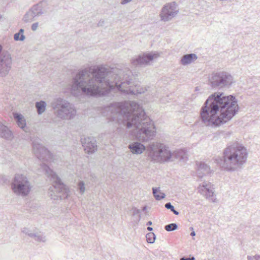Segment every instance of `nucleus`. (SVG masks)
Returning <instances> with one entry per match:
<instances>
[{"instance_id": "nucleus-1", "label": "nucleus", "mask_w": 260, "mask_h": 260, "mask_svg": "<svg viewBox=\"0 0 260 260\" xmlns=\"http://www.w3.org/2000/svg\"><path fill=\"white\" fill-rule=\"evenodd\" d=\"M115 87L122 94L132 95L144 93L149 88L133 81L129 70L124 71L100 65L80 71L72 79L71 93L75 96L82 94L105 95Z\"/></svg>"}, {"instance_id": "nucleus-2", "label": "nucleus", "mask_w": 260, "mask_h": 260, "mask_svg": "<svg viewBox=\"0 0 260 260\" xmlns=\"http://www.w3.org/2000/svg\"><path fill=\"white\" fill-rule=\"evenodd\" d=\"M103 114L111 121H122L128 128H135L136 137L142 142H147L156 136L154 122L146 115L144 110L136 102L112 104L105 108Z\"/></svg>"}, {"instance_id": "nucleus-3", "label": "nucleus", "mask_w": 260, "mask_h": 260, "mask_svg": "<svg viewBox=\"0 0 260 260\" xmlns=\"http://www.w3.org/2000/svg\"><path fill=\"white\" fill-rule=\"evenodd\" d=\"M238 110L235 96L216 92L206 100L201 109L199 118L203 125L217 128L231 120Z\"/></svg>"}, {"instance_id": "nucleus-4", "label": "nucleus", "mask_w": 260, "mask_h": 260, "mask_svg": "<svg viewBox=\"0 0 260 260\" xmlns=\"http://www.w3.org/2000/svg\"><path fill=\"white\" fill-rule=\"evenodd\" d=\"M248 154L247 147L236 141L228 144L222 151V156L216 158L215 161L222 170L234 172L243 169Z\"/></svg>"}, {"instance_id": "nucleus-5", "label": "nucleus", "mask_w": 260, "mask_h": 260, "mask_svg": "<svg viewBox=\"0 0 260 260\" xmlns=\"http://www.w3.org/2000/svg\"><path fill=\"white\" fill-rule=\"evenodd\" d=\"M148 157L151 161L162 163L172 161L173 156L180 161H186L188 159L187 154L185 150H179L172 153L169 147L160 142L150 143L147 148Z\"/></svg>"}, {"instance_id": "nucleus-6", "label": "nucleus", "mask_w": 260, "mask_h": 260, "mask_svg": "<svg viewBox=\"0 0 260 260\" xmlns=\"http://www.w3.org/2000/svg\"><path fill=\"white\" fill-rule=\"evenodd\" d=\"M41 169L52 181L53 186L49 189V194L54 201L67 199L70 196V190L68 186L63 184L60 178L53 170L45 164L41 165Z\"/></svg>"}, {"instance_id": "nucleus-7", "label": "nucleus", "mask_w": 260, "mask_h": 260, "mask_svg": "<svg viewBox=\"0 0 260 260\" xmlns=\"http://www.w3.org/2000/svg\"><path fill=\"white\" fill-rule=\"evenodd\" d=\"M54 115L61 120H71L76 115L77 111L74 105L61 98L55 99L51 103Z\"/></svg>"}, {"instance_id": "nucleus-8", "label": "nucleus", "mask_w": 260, "mask_h": 260, "mask_svg": "<svg viewBox=\"0 0 260 260\" xmlns=\"http://www.w3.org/2000/svg\"><path fill=\"white\" fill-rule=\"evenodd\" d=\"M208 81V84L212 88H229L234 83V78L230 73L219 70L210 74Z\"/></svg>"}, {"instance_id": "nucleus-9", "label": "nucleus", "mask_w": 260, "mask_h": 260, "mask_svg": "<svg viewBox=\"0 0 260 260\" xmlns=\"http://www.w3.org/2000/svg\"><path fill=\"white\" fill-rule=\"evenodd\" d=\"M32 185L27 177L22 174H16L12 180L11 188L16 196L26 197L31 192Z\"/></svg>"}, {"instance_id": "nucleus-10", "label": "nucleus", "mask_w": 260, "mask_h": 260, "mask_svg": "<svg viewBox=\"0 0 260 260\" xmlns=\"http://www.w3.org/2000/svg\"><path fill=\"white\" fill-rule=\"evenodd\" d=\"M160 56L157 51L146 52L132 58L130 61L133 67H145L151 65Z\"/></svg>"}, {"instance_id": "nucleus-11", "label": "nucleus", "mask_w": 260, "mask_h": 260, "mask_svg": "<svg viewBox=\"0 0 260 260\" xmlns=\"http://www.w3.org/2000/svg\"><path fill=\"white\" fill-rule=\"evenodd\" d=\"M179 12V6L176 2L167 3L162 7L159 14L160 20L164 22L171 21L177 16Z\"/></svg>"}, {"instance_id": "nucleus-12", "label": "nucleus", "mask_w": 260, "mask_h": 260, "mask_svg": "<svg viewBox=\"0 0 260 260\" xmlns=\"http://www.w3.org/2000/svg\"><path fill=\"white\" fill-rule=\"evenodd\" d=\"M32 148L35 155L39 159L48 162L52 159L51 154L40 143V139H37L32 141Z\"/></svg>"}, {"instance_id": "nucleus-13", "label": "nucleus", "mask_w": 260, "mask_h": 260, "mask_svg": "<svg viewBox=\"0 0 260 260\" xmlns=\"http://www.w3.org/2000/svg\"><path fill=\"white\" fill-rule=\"evenodd\" d=\"M12 64L11 55L2 53L0 55V77H6L9 73Z\"/></svg>"}, {"instance_id": "nucleus-14", "label": "nucleus", "mask_w": 260, "mask_h": 260, "mask_svg": "<svg viewBox=\"0 0 260 260\" xmlns=\"http://www.w3.org/2000/svg\"><path fill=\"white\" fill-rule=\"evenodd\" d=\"M198 191L206 199L210 200L213 203H216L217 199L214 194L213 185L208 182H204L199 186Z\"/></svg>"}, {"instance_id": "nucleus-15", "label": "nucleus", "mask_w": 260, "mask_h": 260, "mask_svg": "<svg viewBox=\"0 0 260 260\" xmlns=\"http://www.w3.org/2000/svg\"><path fill=\"white\" fill-rule=\"evenodd\" d=\"M22 233L39 242H45L46 237L41 232H39L34 228H24Z\"/></svg>"}, {"instance_id": "nucleus-16", "label": "nucleus", "mask_w": 260, "mask_h": 260, "mask_svg": "<svg viewBox=\"0 0 260 260\" xmlns=\"http://www.w3.org/2000/svg\"><path fill=\"white\" fill-rule=\"evenodd\" d=\"M81 143L86 153H92L97 149L96 141L93 138L86 137L82 138Z\"/></svg>"}, {"instance_id": "nucleus-17", "label": "nucleus", "mask_w": 260, "mask_h": 260, "mask_svg": "<svg viewBox=\"0 0 260 260\" xmlns=\"http://www.w3.org/2000/svg\"><path fill=\"white\" fill-rule=\"evenodd\" d=\"M37 17L47 13L49 11V4L46 1H42L31 8Z\"/></svg>"}, {"instance_id": "nucleus-18", "label": "nucleus", "mask_w": 260, "mask_h": 260, "mask_svg": "<svg viewBox=\"0 0 260 260\" xmlns=\"http://www.w3.org/2000/svg\"><path fill=\"white\" fill-rule=\"evenodd\" d=\"M141 142V141L133 142L128 145V148L132 154L140 155L142 154L146 149L147 150L148 147H147L146 149V146ZM148 146L149 145L147 146ZM147 152L148 153L147 151Z\"/></svg>"}, {"instance_id": "nucleus-19", "label": "nucleus", "mask_w": 260, "mask_h": 260, "mask_svg": "<svg viewBox=\"0 0 260 260\" xmlns=\"http://www.w3.org/2000/svg\"><path fill=\"white\" fill-rule=\"evenodd\" d=\"M13 117L19 127L25 132H27L28 128L26 125V121L24 116L20 113H14Z\"/></svg>"}, {"instance_id": "nucleus-20", "label": "nucleus", "mask_w": 260, "mask_h": 260, "mask_svg": "<svg viewBox=\"0 0 260 260\" xmlns=\"http://www.w3.org/2000/svg\"><path fill=\"white\" fill-rule=\"evenodd\" d=\"M197 173L199 177H202L203 175L208 174L210 171L209 166L203 162H196Z\"/></svg>"}, {"instance_id": "nucleus-21", "label": "nucleus", "mask_w": 260, "mask_h": 260, "mask_svg": "<svg viewBox=\"0 0 260 260\" xmlns=\"http://www.w3.org/2000/svg\"><path fill=\"white\" fill-rule=\"evenodd\" d=\"M0 137L8 140H11L14 138L12 132L2 123L0 126Z\"/></svg>"}, {"instance_id": "nucleus-22", "label": "nucleus", "mask_w": 260, "mask_h": 260, "mask_svg": "<svg viewBox=\"0 0 260 260\" xmlns=\"http://www.w3.org/2000/svg\"><path fill=\"white\" fill-rule=\"evenodd\" d=\"M198 58L197 55L194 53L184 55L180 60V63L183 66L191 64Z\"/></svg>"}, {"instance_id": "nucleus-23", "label": "nucleus", "mask_w": 260, "mask_h": 260, "mask_svg": "<svg viewBox=\"0 0 260 260\" xmlns=\"http://www.w3.org/2000/svg\"><path fill=\"white\" fill-rule=\"evenodd\" d=\"M47 104L44 101H40L36 103V107L39 114H42L46 110Z\"/></svg>"}, {"instance_id": "nucleus-24", "label": "nucleus", "mask_w": 260, "mask_h": 260, "mask_svg": "<svg viewBox=\"0 0 260 260\" xmlns=\"http://www.w3.org/2000/svg\"><path fill=\"white\" fill-rule=\"evenodd\" d=\"M37 17L31 9H30L24 16L23 20L25 22H31Z\"/></svg>"}, {"instance_id": "nucleus-25", "label": "nucleus", "mask_w": 260, "mask_h": 260, "mask_svg": "<svg viewBox=\"0 0 260 260\" xmlns=\"http://www.w3.org/2000/svg\"><path fill=\"white\" fill-rule=\"evenodd\" d=\"M153 194L157 200H160L162 199H164L166 197V195L164 193H162L160 191L159 189L157 188H153Z\"/></svg>"}, {"instance_id": "nucleus-26", "label": "nucleus", "mask_w": 260, "mask_h": 260, "mask_svg": "<svg viewBox=\"0 0 260 260\" xmlns=\"http://www.w3.org/2000/svg\"><path fill=\"white\" fill-rule=\"evenodd\" d=\"M77 190L79 193L83 195L86 190L85 184L83 181H79L77 184Z\"/></svg>"}, {"instance_id": "nucleus-27", "label": "nucleus", "mask_w": 260, "mask_h": 260, "mask_svg": "<svg viewBox=\"0 0 260 260\" xmlns=\"http://www.w3.org/2000/svg\"><path fill=\"white\" fill-rule=\"evenodd\" d=\"M146 238L148 243L152 244L155 242V235L153 233L150 232L146 234Z\"/></svg>"}, {"instance_id": "nucleus-28", "label": "nucleus", "mask_w": 260, "mask_h": 260, "mask_svg": "<svg viewBox=\"0 0 260 260\" xmlns=\"http://www.w3.org/2000/svg\"><path fill=\"white\" fill-rule=\"evenodd\" d=\"M177 228L178 225L176 223H171L166 225L165 226V229L168 232H170L176 230Z\"/></svg>"}, {"instance_id": "nucleus-29", "label": "nucleus", "mask_w": 260, "mask_h": 260, "mask_svg": "<svg viewBox=\"0 0 260 260\" xmlns=\"http://www.w3.org/2000/svg\"><path fill=\"white\" fill-rule=\"evenodd\" d=\"M14 38L15 41H22L25 39V36L23 34H21L20 36V33L18 32L14 35Z\"/></svg>"}, {"instance_id": "nucleus-30", "label": "nucleus", "mask_w": 260, "mask_h": 260, "mask_svg": "<svg viewBox=\"0 0 260 260\" xmlns=\"http://www.w3.org/2000/svg\"><path fill=\"white\" fill-rule=\"evenodd\" d=\"M247 260H260V255H248L247 256Z\"/></svg>"}, {"instance_id": "nucleus-31", "label": "nucleus", "mask_w": 260, "mask_h": 260, "mask_svg": "<svg viewBox=\"0 0 260 260\" xmlns=\"http://www.w3.org/2000/svg\"><path fill=\"white\" fill-rule=\"evenodd\" d=\"M165 207L168 209L171 210L172 211L174 209V206L171 204V203H167L165 204Z\"/></svg>"}, {"instance_id": "nucleus-32", "label": "nucleus", "mask_w": 260, "mask_h": 260, "mask_svg": "<svg viewBox=\"0 0 260 260\" xmlns=\"http://www.w3.org/2000/svg\"><path fill=\"white\" fill-rule=\"evenodd\" d=\"M38 26H39L38 22H36V23H33L31 25V29L33 31H36L38 29Z\"/></svg>"}, {"instance_id": "nucleus-33", "label": "nucleus", "mask_w": 260, "mask_h": 260, "mask_svg": "<svg viewBox=\"0 0 260 260\" xmlns=\"http://www.w3.org/2000/svg\"><path fill=\"white\" fill-rule=\"evenodd\" d=\"M133 0H121L120 4L122 5H125L130 2H131Z\"/></svg>"}, {"instance_id": "nucleus-34", "label": "nucleus", "mask_w": 260, "mask_h": 260, "mask_svg": "<svg viewBox=\"0 0 260 260\" xmlns=\"http://www.w3.org/2000/svg\"><path fill=\"white\" fill-rule=\"evenodd\" d=\"M133 213L134 214H139L140 213V210L137 208H134L133 209Z\"/></svg>"}, {"instance_id": "nucleus-35", "label": "nucleus", "mask_w": 260, "mask_h": 260, "mask_svg": "<svg viewBox=\"0 0 260 260\" xmlns=\"http://www.w3.org/2000/svg\"><path fill=\"white\" fill-rule=\"evenodd\" d=\"M174 213V214L178 215L179 214V212L175 210L174 209L172 211Z\"/></svg>"}, {"instance_id": "nucleus-36", "label": "nucleus", "mask_w": 260, "mask_h": 260, "mask_svg": "<svg viewBox=\"0 0 260 260\" xmlns=\"http://www.w3.org/2000/svg\"><path fill=\"white\" fill-rule=\"evenodd\" d=\"M104 21H103V20H102H102H101V21L99 22L98 25H99L102 26V25H103V24H104Z\"/></svg>"}, {"instance_id": "nucleus-37", "label": "nucleus", "mask_w": 260, "mask_h": 260, "mask_svg": "<svg viewBox=\"0 0 260 260\" xmlns=\"http://www.w3.org/2000/svg\"><path fill=\"white\" fill-rule=\"evenodd\" d=\"M23 32H24V29H20L19 30V32L18 33H20V35H21V34H23Z\"/></svg>"}, {"instance_id": "nucleus-38", "label": "nucleus", "mask_w": 260, "mask_h": 260, "mask_svg": "<svg viewBox=\"0 0 260 260\" xmlns=\"http://www.w3.org/2000/svg\"><path fill=\"white\" fill-rule=\"evenodd\" d=\"M147 230L149 231H151L153 230V229L152 228L150 227V226H148L147 228Z\"/></svg>"}, {"instance_id": "nucleus-39", "label": "nucleus", "mask_w": 260, "mask_h": 260, "mask_svg": "<svg viewBox=\"0 0 260 260\" xmlns=\"http://www.w3.org/2000/svg\"><path fill=\"white\" fill-rule=\"evenodd\" d=\"M190 235H191V236H195V235H196V233H195V232H194V231L190 233Z\"/></svg>"}, {"instance_id": "nucleus-40", "label": "nucleus", "mask_w": 260, "mask_h": 260, "mask_svg": "<svg viewBox=\"0 0 260 260\" xmlns=\"http://www.w3.org/2000/svg\"><path fill=\"white\" fill-rule=\"evenodd\" d=\"M152 223L151 221H149L147 223V225H152Z\"/></svg>"}, {"instance_id": "nucleus-41", "label": "nucleus", "mask_w": 260, "mask_h": 260, "mask_svg": "<svg viewBox=\"0 0 260 260\" xmlns=\"http://www.w3.org/2000/svg\"><path fill=\"white\" fill-rule=\"evenodd\" d=\"M188 260H195V258L194 257H189L188 258Z\"/></svg>"}, {"instance_id": "nucleus-42", "label": "nucleus", "mask_w": 260, "mask_h": 260, "mask_svg": "<svg viewBox=\"0 0 260 260\" xmlns=\"http://www.w3.org/2000/svg\"><path fill=\"white\" fill-rule=\"evenodd\" d=\"M180 260H188V258L182 257Z\"/></svg>"}, {"instance_id": "nucleus-43", "label": "nucleus", "mask_w": 260, "mask_h": 260, "mask_svg": "<svg viewBox=\"0 0 260 260\" xmlns=\"http://www.w3.org/2000/svg\"><path fill=\"white\" fill-rule=\"evenodd\" d=\"M146 209H147V207L146 206H144L143 208V211H145Z\"/></svg>"}, {"instance_id": "nucleus-44", "label": "nucleus", "mask_w": 260, "mask_h": 260, "mask_svg": "<svg viewBox=\"0 0 260 260\" xmlns=\"http://www.w3.org/2000/svg\"><path fill=\"white\" fill-rule=\"evenodd\" d=\"M2 122L0 121V126L1 125Z\"/></svg>"}]
</instances>
